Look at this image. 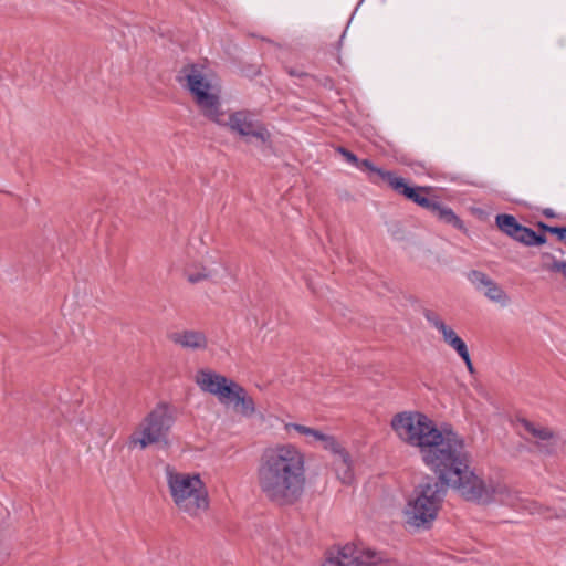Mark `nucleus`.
I'll return each instance as SVG.
<instances>
[{"label": "nucleus", "instance_id": "nucleus-29", "mask_svg": "<svg viewBox=\"0 0 566 566\" xmlns=\"http://www.w3.org/2000/svg\"><path fill=\"white\" fill-rule=\"evenodd\" d=\"M324 434H325L324 432L313 429L312 433L310 436H307V439L305 441L308 444H314V446L319 444Z\"/></svg>", "mask_w": 566, "mask_h": 566}, {"label": "nucleus", "instance_id": "nucleus-13", "mask_svg": "<svg viewBox=\"0 0 566 566\" xmlns=\"http://www.w3.org/2000/svg\"><path fill=\"white\" fill-rule=\"evenodd\" d=\"M169 338L172 343L189 349H205L208 345L206 335L198 331L172 333Z\"/></svg>", "mask_w": 566, "mask_h": 566}, {"label": "nucleus", "instance_id": "nucleus-24", "mask_svg": "<svg viewBox=\"0 0 566 566\" xmlns=\"http://www.w3.org/2000/svg\"><path fill=\"white\" fill-rule=\"evenodd\" d=\"M319 446L322 448H324L325 450L331 451L335 457H337L340 453L345 452L344 448L335 439V437L326 434V433L324 434L322 441L319 442Z\"/></svg>", "mask_w": 566, "mask_h": 566}, {"label": "nucleus", "instance_id": "nucleus-27", "mask_svg": "<svg viewBox=\"0 0 566 566\" xmlns=\"http://www.w3.org/2000/svg\"><path fill=\"white\" fill-rule=\"evenodd\" d=\"M285 429L290 432L291 430H294L296 431L297 433L302 434L305 437V439H307V436H310L313 431L314 428H311V427H306V426H303V424H297V423H287L285 426Z\"/></svg>", "mask_w": 566, "mask_h": 566}, {"label": "nucleus", "instance_id": "nucleus-22", "mask_svg": "<svg viewBox=\"0 0 566 566\" xmlns=\"http://www.w3.org/2000/svg\"><path fill=\"white\" fill-rule=\"evenodd\" d=\"M468 280L479 292H483L486 286L492 285L493 280L481 271L473 270L469 272Z\"/></svg>", "mask_w": 566, "mask_h": 566}, {"label": "nucleus", "instance_id": "nucleus-8", "mask_svg": "<svg viewBox=\"0 0 566 566\" xmlns=\"http://www.w3.org/2000/svg\"><path fill=\"white\" fill-rule=\"evenodd\" d=\"M179 81L186 82L187 88L195 96V99L206 117H210L220 106L219 97L210 92L211 85L203 77L201 70L197 65L185 66L180 71Z\"/></svg>", "mask_w": 566, "mask_h": 566}, {"label": "nucleus", "instance_id": "nucleus-6", "mask_svg": "<svg viewBox=\"0 0 566 566\" xmlns=\"http://www.w3.org/2000/svg\"><path fill=\"white\" fill-rule=\"evenodd\" d=\"M210 120L220 126L227 127L231 133L241 137H253L262 144H268L271 140V133L268 128L256 119L255 115L249 111H238L233 113H226L219 106L212 115Z\"/></svg>", "mask_w": 566, "mask_h": 566}, {"label": "nucleus", "instance_id": "nucleus-9", "mask_svg": "<svg viewBox=\"0 0 566 566\" xmlns=\"http://www.w3.org/2000/svg\"><path fill=\"white\" fill-rule=\"evenodd\" d=\"M196 382L203 391L216 396L223 406H231L243 389L240 384L208 369L198 371Z\"/></svg>", "mask_w": 566, "mask_h": 566}, {"label": "nucleus", "instance_id": "nucleus-12", "mask_svg": "<svg viewBox=\"0 0 566 566\" xmlns=\"http://www.w3.org/2000/svg\"><path fill=\"white\" fill-rule=\"evenodd\" d=\"M338 153L343 156V158L349 163L350 165L355 166L361 171H365L368 174V178L371 182L378 184L380 180L385 179V175L389 171L382 170L378 167H376L370 160L368 159H358V157L349 151L348 149L344 147L338 148Z\"/></svg>", "mask_w": 566, "mask_h": 566}, {"label": "nucleus", "instance_id": "nucleus-32", "mask_svg": "<svg viewBox=\"0 0 566 566\" xmlns=\"http://www.w3.org/2000/svg\"><path fill=\"white\" fill-rule=\"evenodd\" d=\"M544 214H545L546 217H548V218H553V217H555L554 211H553L552 209H549V208L544 210Z\"/></svg>", "mask_w": 566, "mask_h": 566}, {"label": "nucleus", "instance_id": "nucleus-15", "mask_svg": "<svg viewBox=\"0 0 566 566\" xmlns=\"http://www.w3.org/2000/svg\"><path fill=\"white\" fill-rule=\"evenodd\" d=\"M334 467L337 474V478L344 484H350L354 479L349 455L347 452H343L339 455L335 457Z\"/></svg>", "mask_w": 566, "mask_h": 566}, {"label": "nucleus", "instance_id": "nucleus-16", "mask_svg": "<svg viewBox=\"0 0 566 566\" xmlns=\"http://www.w3.org/2000/svg\"><path fill=\"white\" fill-rule=\"evenodd\" d=\"M433 216H436L440 221L452 224L458 229L463 228L462 221L455 216V213L449 207L441 205L439 201H434L431 209L429 210Z\"/></svg>", "mask_w": 566, "mask_h": 566}, {"label": "nucleus", "instance_id": "nucleus-23", "mask_svg": "<svg viewBox=\"0 0 566 566\" xmlns=\"http://www.w3.org/2000/svg\"><path fill=\"white\" fill-rule=\"evenodd\" d=\"M468 280L479 292H483L486 286L492 285L493 280L481 271L473 270L469 272Z\"/></svg>", "mask_w": 566, "mask_h": 566}, {"label": "nucleus", "instance_id": "nucleus-2", "mask_svg": "<svg viewBox=\"0 0 566 566\" xmlns=\"http://www.w3.org/2000/svg\"><path fill=\"white\" fill-rule=\"evenodd\" d=\"M391 427L397 436L410 446L418 447L423 462L439 476L448 482L462 486L463 493L473 497L472 489L460 483L461 474L470 454L463 439L452 430H439L434 422L420 412H400L391 420ZM475 481L472 475L464 479Z\"/></svg>", "mask_w": 566, "mask_h": 566}, {"label": "nucleus", "instance_id": "nucleus-19", "mask_svg": "<svg viewBox=\"0 0 566 566\" xmlns=\"http://www.w3.org/2000/svg\"><path fill=\"white\" fill-rule=\"evenodd\" d=\"M513 239L530 247H538L546 242L545 235L537 234L535 231L524 226H521V232L516 233Z\"/></svg>", "mask_w": 566, "mask_h": 566}, {"label": "nucleus", "instance_id": "nucleus-17", "mask_svg": "<svg viewBox=\"0 0 566 566\" xmlns=\"http://www.w3.org/2000/svg\"><path fill=\"white\" fill-rule=\"evenodd\" d=\"M231 406L235 412L247 418L252 417L255 412L254 400L244 388Z\"/></svg>", "mask_w": 566, "mask_h": 566}, {"label": "nucleus", "instance_id": "nucleus-4", "mask_svg": "<svg viewBox=\"0 0 566 566\" xmlns=\"http://www.w3.org/2000/svg\"><path fill=\"white\" fill-rule=\"evenodd\" d=\"M167 484L175 505L189 516H198L209 507L205 483L198 474L166 469Z\"/></svg>", "mask_w": 566, "mask_h": 566}, {"label": "nucleus", "instance_id": "nucleus-30", "mask_svg": "<svg viewBox=\"0 0 566 566\" xmlns=\"http://www.w3.org/2000/svg\"><path fill=\"white\" fill-rule=\"evenodd\" d=\"M458 355L464 360L469 371L473 373V365L470 358L468 346L464 347L461 352H459Z\"/></svg>", "mask_w": 566, "mask_h": 566}, {"label": "nucleus", "instance_id": "nucleus-26", "mask_svg": "<svg viewBox=\"0 0 566 566\" xmlns=\"http://www.w3.org/2000/svg\"><path fill=\"white\" fill-rule=\"evenodd\" d=\"M285 429L290 432L291 430H294L296 431L297 433L302 434L305 437V439H307V436H310L313 431L314 428H311V427H306V426H303V424H297V423H287L285 426Z\"/></svg>", "mask_w": 566, "mask_h": 566}, {"label": "nucleus", "instance_id": "nucleus-21", "mask_svg": "<svg viewBox=\"0 0 566 566\" xmlns=\"http://www.w3.org/2000/svg\"><path fill=\"white\" fill-rule=\"evenodd\" d=\"M482 293L490 301L499 303L502 306L507 305L510 302V297L506 292L495 281L492 282V285L486 286Z\"/></svg>", "mask_w": 566, "mask_h": 566}, {"label": "nucleus", "instance_id": "nucleus-25", "mask_svg": "<svg viewBox=\"0 0 566 566\" xmlns=\"http://www.w3.org/2000/svg\"><path fill=\"white\" fill-rule=\"evenodd\" d=\"M544 231L549 232L552 234H556L559 241H563L566 243V228L564 227H552L547 226L545 223L538 224Z\"/></svg>", "mask_w": 566, "mask_h": 566}, {"label": "nucleus", "instance_id": "nucleus-18", "mask_svg": "<svg viewBox=\"0 0 566 566\" xmlns=\"http://www.w3.org/2000/svg\"><path fill=\"white\" fill-rule=\"evenodd\" d=\"M518 426L520 430H524L536 441H548L553 437V433L548 428L536 426L526 419L518 420Z\"/></svg>", "mask_w": 566, "mask_h": 566}, {"label": "nucleus", "instance_id": "nucleus-1", "mask_svg": "<svg viewBox=\"0 0 566 566\" xmlns=\"http://www.w3.org/2000/svg\"><path fill=\"white\" fill-rule=\"evenodd\" d=\"M463 472H465V475H472L475 480L473 482L471 478H468L461 479L460 481V483L468 489H472L475 493L473 497L464 494L461 489L462 486H458V484L453 482H448L439 475L438 479L428 476L415 488L413 494L406 505V523L413 527H429L438 515L448 486L457 490L467 501L476 502L479 504L499 502L516 510L528 511L531 514L551 517V515L547 514L549 511L548 507L535 501L521 499L516 492L512 491L505 484L491 480L488 482L482 480L469 469V463H467ZM461 478H464V474H461Z\"/></svg>", "mask_w": 566, "mask_h": 566}, {"label": "nucleus", "instance_id": "nucleus-28", "mask_svg": "<svg viewBox=\"0 0 566 566\" xmlns=\"http://www.w3.org/2000/svg\"><path fill=\"white\" fill-rule=\"evenodd\" d=\"M285 429L290 432L291 430H294L296 431L297 433L302 434L305 437V439H307V436H310L313 431L314 428H311V427H306V426H303V424H297V423H287L285 426Z\"/></svg>", "mask_w": 566, "mask_h": 566}, {"label": "nucleus", "instance_id": "nucleus-10", "mask_svg": "<svg viewBox=\"0 0 566 566\" xmlns=\"http://www.w3.org/2000/svg\"><path fill=\"white\" fill-rule=\"evenodd\" d=\"M392 190L406 197L426 210H430L436 199L428 197L430 191L428 187H411L407 184L406 179L396 176L391 171L385 175V179Z\"/></svg>", "mask_w": 566, "mask_h": 566}, {"label": "nucleus", "instance_id": "nucleus-20", "mask_svg": "<svg viewBox=\"0 0 566 566\" xmlns=\"http://www.w3.org/2000/svg\"><path fill=\"white\" fill-rule=\"evenodd\" d=\"M496 226L502 232L513 238L516 233L521 232L522 224L511 214H499L496 217Z\"/></svg>", "mask_w": 566, "mask_h": 566}, {"label": "nucleus", "instance_id": "nucleus-31", "mask_svg": "<svg viewBox=\"0 0 566 566\" xmlns=\"http://www.w3.org/2000/svg\"><path fill=\"white\" fill-rule=\"evenodd\" d=\"M552 269L557 272H562L566 277V261H556L553 263Z\"/></svg>", "mask_w": 566, "mask_h": 566}, {"label": "nucleus", "instance_id": "nucleus-7", "mask_svg": "<svg viewBox=\"0 0 566 566\" xmlns=\"http://www.w3.org/2000/svg\"><path fill=\"white\" fill-rule=\"evenodd\" d=\"M323 566H396V563L380 552L346 544L329 552Z\"/></svg>", "mask_w": 566, "mask_h": 566}, {"label": "nucleus", "instance_id": "nucleus-5", "mask_svg": "<svg viewBox=\"0 0 566 566\" xmlns=\"http://www.w3.org/2000/svg\"><path fill=\"white\" fill-rule=\"evenodd\" d=\"M175 417L167 403H158L129 437V447L146 449L151 444H168L169 431Z\"/></svg>", "mask_w": 566, "mask_h": 566}, {"label": "nucleus", "instance_id": "nucleus-11", "mask_svg": "<svg viewBox=\"0 0 566 566\" xmlns=\"http://www.w3.org/2000/svg\"><path fill=\"white\" fill-rule=\"evenodd\" d=\"M423 316L427 322L441 334L443 342L457 353L467 347L464 340L458 336L452 327L444 323L436 311L427 308L423 311Z\"/></svg>", "mask_w": 566, "mask_h": 566}, {"label": "nucleus", "instance_id": "nucleus-14", "mask_svg": "<svg viewBox=\"0 0 566 566\" xmlns=\"http://www.w3.org/2000/svg\"><path fill=\"white\" fill-rule=\"evenodd\" d=\"M185 274L190 283L196 284L212 279L218 274V270L202 264H191L185 269Z\"/></svg>", "mask_w": 566, "mask_h": 566}, {"label": "nucleus", "instance_id": "nucleus-3", "mask_svg": "<svg viewBox=\"0 0 566 566\" xmlns=\"http://www.w3.org/2000/svg\"><path fill=\"white\" fill-rule=\"evenodd\" d=\"M255 476L260 492L271 503L294 505L306 490L305 454L291 443L268 447L260 455Z\"/></svg>", "mask_w": 566, "mask_h": 566}]
</instances>
